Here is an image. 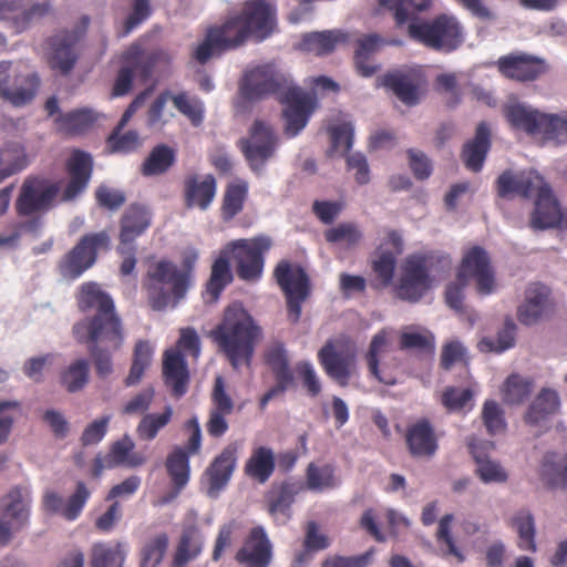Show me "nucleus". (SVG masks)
<instances>
[{"label": "nucleus", "mask_w": 567, "mask_h": 567, "mask_svg": "<svg viewBox=\"0 0 567 567\" xmlns=\"http://www.w3.org/2000/svg\"><path fill=\"white\" fill-rule=\"evenodd\" d=\"M216 190L217 182L212 174L189 175L184 181V204L189 209L206 210L213 203Z\"/></svg>", "instance_id": "nucleus-24"}, {"label": "nucleus", "mask_w": 567, "mask_h": 567, "mask_svg": "<svg viewBox=\"0 0 567 567\" xmlns=\"http://www.w3.org/2000/svg\"><path fill=\"white\" fill-rule=\"evenodd\" d=\"M503 114L509 125L528 135H540L546 113L523 103H512L504 107Z\"/></svg>", "instance_id": "nucleus-31"}, {"label": "nucleus", "mask_w": 567, "mask_h": 567, "mask_svg": "<svg viewBox=\"0 0 567 567\" xmlns=\"http://www.w3.org/2000/svg\"><path fill=\"white\" fill-rule=\"evenodd\" d=\"M408 37L423 47L444 53L455 51L464 42L463 27L458 19L441 13L433 19L412 21L408 24Z\"/></svg>", "instance_id": "nucleus-6"}, {"label": "nucleus", "mask_w": 567, "mask_h": 567, "mask_svg": "<svg viewBox=\"0 0 567 567\" xmlns=\"http://www.w3.org/2000/svg\"><path fill=\"white\" fill-rule=\"evenodd\" d=\"M471 453L477 464L476 473L484 483H504L507 481V472L496 461L483 455L474 444L470 445Z\"/></svg>", "instance_id": "nucleus-51"}, {"label": "nucleus", "mask_w": 567, "mask_h": 567, "mask_svg": "<svg viewBox=\"0 0 567 567\" xmlns=\"http://www.w3.org/2000/svg\"><path fill=\"white\" fill-rule=\"evenodd\" d=\"M197 259L198 252L195 249H187L182 256V268L173 261L162 259L147 270L142 287L153 310L164 311L167 308H176L186 297L193 284Z\"/></svg>", "instance_id": "nucleus-2"}, {"label": "nucleus", "mask_w": 567, "mask_h": 567, "mask_svg": "<svg viewBox=\"0 0 567 567\" xmlns=\"http://www.w3.org/2000/svg\"><path fill=\"white\" fill-rule=\"evenodd\" d=\"M99 115L92 109H78L64 114H60L55 118L59 131L76 136L87 132L97 121Z\"/></svg>", "instance_id": "nucleus-41"}, {"label": "nucleus", "mask_w": 567, "mask_h": 567, "mask_svg": "<svg viewBox=\"0 0 567 567\" xmlns=\"http://www.w3.org/2000/svg\"><path fill=\"white\" fill-rule=\"evenodd\" d=\"M259 333V327L245 309L230 306L221 322L210 331V338L225 354H252Z\"/></svg>", "instance_id": "nucleus-5"}, {"label": "nucleus", "mask_w": 567, "mask_h": 567, "mask_svg": "<svg viewBox=\"0 0 567 567\" xmlns=\"http://www.w3.org/2000/svg\"><path fill=\"white\" fill-rule=\"evenodd\" d=\"M249 186L244 179H235L226 185L220 205V217L224 223H230L245 207Z\"/></svg>", "instance_id": "nucleus-38"}, {"label": "nucleus", "mask_w": 567, "mask_h": 567, "mask_svg": "<svg viewBox=\"0 0 567 567\" xmlns=\"http://www.w3.org/2000/svg\"><path fill=\"white\" fill-rule=\"evenodd\" d=\"M169 58L163 51L147 52L138 44L131 45L122 54V63H128L134 73L140 76L143 82L148 81L159 64L168 63Z\"/></svg>", "instance_id": "nucleus-28"}, {"label": "nucleus", "mask_w": 567, "mask_h": 567, "mask_svg": "<svg viewBox=\"0 0 567 567\" xmlns=\"http://www.w3.org/2000/svg\"><path fill=\"white\" fill-rule=\"evenodd\" d=\"M272 277L285 296L289 321L297 323L302 313V305L312 291L308 272L301 265L281 259L276 265Z\"/></svg>", "instance_id": "nucleus-9"}, {"label": "nucleus", "mask_w": 567, "mask_h": 567, "mask_svg": "<svg viewBox=\"0 0 567 567\" xmlns=\"http://www.w3.org/2000/svg\"><path fill=\"white\" fill-rule=\"evenodd\" d=\"M125 551L121 543H96L91 549V567H123Z\"/></svg>", "instance_id": "nucleus-50"}, {"label": "nucleus", "mask_w": 567, "mask_h": 567, "mask_svg": "<svg viewBox=\"0 0 567 567\" xmlns=\"http://www.w3.org/2000/svg\"><path fill=\"white\" fill-rule=\"evenodd\" d=\"M60 193V184L40 176H29L24 179L18 198L16 212L21 217H30L50 210Z\"/></svg>", "instance_id": "nucleus-13"}, {"label": "nucleus", "mask_w": 567, "mask_h": 567, "mask_svg": "<svg viewBox=\"0 0 567 567\" xmlns=\"http://www.w3.org/2000/svg\"><path fill=\"white\" fill-rule=\"evenodd\" d=\"M542 128V136L546 141L557 144L567 142V113L546 114Z\"/></svg>", "instance_id": "nucleus-58"}, {"label": "nucleus", "mask_w": 567, "mask_h": 567, "mask_svg": "<svg viewBox=\"0 0 567 567\" xmlns=\"http://www.w3.org/2000/svg\"><path fill=\"white\" fill-rule=\"evenodd\" d=\"M373 549L355 556H328L321 567H368L373 557Z\"/></svg>", "instance_id": "nucleus-64"}, {"label": "nucleus", "mask_w": 567, "mask_h": 567, "mask_svg": "<svg viewBox=\"0 0 567 567\" xmlns=\"http://www.w3.org/2000/svg\"><path fill=\"white\" fill-rule=\"evenodd\" d=\"M326 373L339 385L346 386L355 370L354 357H320Z\"/></svg>", "instance_id": "nucleus-52"}, {"label": "nucleus", "mask_w": 567, "mask_h": 567, "mask_svg": "<svg viewBox=\"0 0 567 567\" xmlns=\"http://www.w3.org/2000/svg\"><path fill=\"white\" fill-rule=\"evenodd\" d=\"M30 491L27 487H13L2 499L3 515L11 522L0 519V545H7L12 537V530H20L29 520Z\"/></svg>", "instance_id": "nucleus-18"}, {"label": "nucleus", "mask_w": 567, "mask_h": 567, "mask_svg": "<svg viewBox=\"0 0 567 567\" xmlns=\"http://www.w3.org/2000/svg\"><path fill=\"white\" fill-rule=\"evenodd\" d=\"M249 39L252 37L239 14H230L221 23L206 29L203 41L197 44L192 55L199 64H205L214 56L240 48Z\"/></svg>", "instance_id": "nucleus-7"}, {"label": "nucleus", "mask_w": 567, "mask_h": 567, "mask_svg": "<svg viewBox=\"0 0 567 567\" xmlns=\"http://www.w3.org/2000/svg\"><path fill=\"white\" fill-rule=\"evenodd\" d=\"M540 478L550 489H567V454L558 456L554 452L544 455L540 464Z\"/></svg>", "instance_id": "nucleus-40"}, {"label": "nucleus", "mask_w": 567, "mask_h": 567, "mask_svg": "<svg viewBox=\"0 0 567 567\" xmlns=\"http://www.w3.org/2000/svg\"><path fill=\"white\" fill-rule=\"evenodd\" d=\"M107 147L112 153H132L142 145V138L136 131L122 133L113 128L106 141Z\"/></svg>", "instance_id": "nucleus-59"}, {"label": "nucleus", "mask_w": 567, "mask_h": 567, "mask_svg": "<svg viewBox=\"0 0 567 567\" xmlns=\"http://www.w3.org/2000/svg\"><path fill=\"white\" fill-rule=\"evenodd\" d=\"M39 86L40 78L35 72L25 66H14L12 87L6 101L14 106H23L35 97Z\"/></svg>", "instance_id": "nucleus-34"}, {"label": "nucleus", "mask_w": 567, "mask_h": 567, "mask_svg": "<svg viewBox=\"0 0 567 567\" xmlns=\"http://www.w3.org/2000/svg\"><path fill=\"white\" fill-rule=\"evenodd\" d=\"M238 145L251 171L260 174L276 153L278 136L271 125L256 120L249 130V135L240 138Z\"/></svg>", "instance_id": "nucleus-14"}, {"label": "nucleus", "mask_w": 567, "mask_h": 567, "mask_svg": "<svg viewBox=\"0 0 567 567\" xmlns=\"http://www.w3.org/2000/svg\"><path fill=\"white\" fill-rule=\"evenodd\" d=\"M236 461V447L228 445L212 462L206 470L210 496H216L227 485L235 470Z\"/></svg>", "instance_id": "nucleus-32"}, {"label": "nucleus", "mask_w": 567, "mask_h": 567, "mask_svg": "<svg viewBox=\"0 0 567 567\" xmlns=\"http://www.w3.org/2000/svg\"><path fill=\"white\" fill-rule=\"evenodd\" d=\"M533 386L534 382L532 379L524 378L516 373L508 375L502 386L504 403L508 405L524 403L529 398Z\"/></svg>", "instance_id": "nucleus-49"}, {"label": "nucleus", "mask_w": 567, "mask_h": 567, "mask_svg": "<svg viewBox=\"0 0 567 567\" xmlns=\"http://www.w3.org/2000/svg\"><path fill=\"white\" fill-rule=\"evenodd\" d=\"M52 12V3L50 0L44 2H37L30 6L28 9L14 13L13 24L17 32H22L30 24L38 22L49 16Z\"/></svg>", "instance_id": "nucleus-57"}, {"label": "nucleus", "mask_w": 567, "mask_h": 567, "mask_svg": "<svg viewBox=\"0 0 567 567\" xmlns=\"http://www.w3.org/2000/svg\"><path fill=\"white\" fill-rule=\"evenodd\" d=\"M76 305L83 313L92 310H95V313L73 324L74 340L85 344L93 352L92 354H110L118 351L124 340L123 327L111 296L99 284L87 281L79 288Z\"/></svg>", "instance_id": "nucleus-1"}, {"label": "nucleus", "mask_w": 567, "mask_h": 567, "mask_svg": "<svg viewBox=\"0 0 567 567\" xmlns=\"http://www.w3.org/2000/svg\"><path fill=\"white\" fill-rule=\"evenodd\" d=\"M292 80L271 63L257 65L245 72L239 83L240 96L249 102L276 95L278 99L292 85Z\"/></svg>", "instance_id": "nucleus-11"}, {"label": "nucleus", "mask_w": 567, "mask_h": 567, "mask_svg": "<svg viewBox=\"0 0 567 567\" xmlns=\"http://www.w3.org/2000/svg\"><path fill=\"white\" fill-rule=\"evenodd\" d=\"M110 243L105 230L84 235L58 262L59 274L68 280L78 279L94 265L100 249L110 248Z\"/></svg>", "instance_id": "nucleus-12"}, {"label": "nucleus", "mask_w": 567, "mask_h": 567, "mask_svg": "<svg viewBox=\"0 0 567 567\" xmlns=\"http://www.w3.org/2000/svg\"><path fill=\"white\" fill-rule=\"evenodd\" d=\"M152 225V212L142 204H131L120 219L118 240L123 244H134Z\"/></svg>", "instance_id": "nucleus-26"}, {"label": "nucleus", "mask_w": 567, "mask_h": 567, "mask_svg": "<svg viewBox=\"0 0 567 567\" xmlns=\"http://www.w3.org/2000/svg\"><path fill=\"white\" fill-rule=\"evenodd\" d=\"M87 377L89 367L86 362L79 360L61 374V383L70 393H74L84 388L87 383Z\"/></svg>", "instance_id": "nucleus-61"}, {"label": "nucleus", "mask_w": 567, "mask_h": 567, "mask_svg": "<svg viewBox=\"0 0 567 567\" xmlns=\"http://www.w3.org/2000/svg\"><path fill=\"white\" fill-rule=\"evenodd\" d=\"M175 151L165 144L156 145L141 166L143 176H158L165 174L175 163Z\"/></svg>", "instance_id": "nucleus-46"}, {"label": "nucleus", "mask_w": 567, "mask_h": 567, "mask_svg": "<svg viewBox=\"0 0 567 567\" xmlns=\"http://www.w3.org/2000/svg\"><path fill=\"white\" fill-rule=\"evenodd\" d=\"M536 195L530 227L536 230L567 228V212H564L551 187L543 178L542 185L534 190Z\"/></svg>", "instance_id": "nucleus-16"}, {"label": "nucleus", "mask_w": 567, "mask_h": 567, "mask_svg": "<svg viewBox=\"0 0 567 567\" xmlns=\"http://www.w3.org/2000/svg\"><path fill=\"white\" fill-rule=\"evenodd\" d=\"M272 239L267 235L231 240L226 251L231 255L238 278L246 282L261 279L266 255L272 247Z\"/></svg>", "instance_id": "nucleus-10"}, {"label": "nucleus", "mask_w": 567, "mask_h": 567, "mask_svg": "<svg viewBox=\"0 0 567 567\" xmlns=\"http://www.w3.org/2000/svg\"><path fill=\"white\" fill-rule=\"evenodd\" d=\"M238 14L257 42L269 38L277 28V8L270 0H247Z\"/></svg>", "instance_id": "nucleus-17"}, {"label": "nucleus", "mask_w": 567, "mask_h": 567, "mask_svg": "<svg viewBox=\"0 0 567 567\" xmlns=\"http://www.w3.org/2000/svg\"><path fill=\"white\" fill-rule=\"evenodd\" d=\"M560 400L558 393L551 389H542L529 405L525 422L530 425H537L547 420L550 415L558 412Z\"/></svg>", "instance_id": "nucleus-42"}, {"label": "nucleus", "mask_w": 567, "mask_h": 567, "mask_svg": "<svg viewBox=\"0 0 567 567\" xmlns=\"http://www.w3.org/2000/svg\"><path fill=\"white\" fill-rule=\"evenodd\" d=\"M492 131L487 122L477 124L475 135L462 148L461 158L465 167L472 172L483 168L486 155L491 148Z\"/></svg>", "instance_id": "nucleus-27"}, {"label": "nucleus", "mask_w": 567, "mask_h": 567, "mask_svg": "<svg viewBox=\"0 0 567 567\" xmlns=\"http://www.w3.org/2000/svg\"><path fill=\"white\" fill-rule=\"evenodd\" d=\"M401 350H416L423 354H432L435 350L434 337L431 332H403L400 338Z\"/></svg>", "instance_id": "nucleus-63"}, {"label": "nucleus", "mask_w": 567, "mask_h": 567, "mask_svg": "<svg viewBox=\"0 0 567 567\" xmlns=\"http://www.w3.org/2000/svg\"><path fill=\"white\" fill-rule=\"evenodd\" d=\"M549 289L540 284H532L526 289V300L518 307L517 318L522 324L537 323L547 310Z\"/></svg>", "instance_id": "nucleus-33"}, {"label": "nucleus", "mask_w": 567, "mask_h": 567, "mask_svg": "<svg viewBox=\"0 0 567 567\" xmlns=\"http://www.w3.org/2000/svg\"><path fill=\"white\" fill-rule=\"evenodd\" d=\"M275 470L276 456L268 446L255 447L244 466L245 475L259 484L268 482Z\"/></svg>", "instance_id": "nucleus-35"}, {"label": "nucleus", "mask_w": 567, "mask_h": 567, "mask_svg": "<svg viewBox=\"0 0 567 567\" xmlns=\"http://www.w3.org/2000/svg\"><path fill=\"white\" fill-rule=\"evenodd\" d=\"M543 178L536 171L522 172L519 174L505 171L496 181L497 194L502 198H507L513 194L529 198L534 194L535 188L542 185Z\"/></svg>", "instance_id": "nucleus-25"}, {"label": "nucleus", "mask_w": 567, "mask_h": 567, "mask_svg": "<svg viewBox=\"0 0 567 567\" xmlns=\"http://www.w3.org/2000/svg\"><path fill=\"white\" fill-rule=\"evenodd\" d=\"M203 544L202 534L197 528L184 529L174 554V567H185L187 563L195 559L200 554Z\"/></svg>", "instance_id": "nucleus-45"}, {"label": "nucleus", "mask_w": 567, "mask_h": 567, "mask_svg": "<svg viewBox=\"0 0 567 567\" xmlns=\"http://www.w3.org/2000/svg\"><path fill=\"white\" fill-rule=\"evenodd\" d=\"M307 488L313 492H322L337 485L334 467L330 464L318 466L310 463L306 470Z\"/></svg>", "instance_id": "nucleus-54"}, {"label": "nucleus", "mask_w": 567, "mask_h": 567, "mask_svg": "<svg viewBox=\"0 0 567 567\" xmlns=\"http://www.w3.org/2000/svg\"><path fill=\"white\" fill-rule=\"evenodd\" d=\"M69 181L62 190L60 200L72 202L87 187L93 173V158L90 153L74 150L65 164Z\"/></svg>", "instance_id": "nucleus-21"}, {"label": "nucleus", "mask_w": 567, "mask_h": 567, "mask_svg": "<svg viewBox=\"0 0 567 567\" xmlns=\"http://www.w3.org/2000/svg\"><path fill=\"white\" fill-rule=\"evenodd\" d=\"M184 359L185 357H164L163 361L164 382L175 398L183 396L188 389L189 371Z\"/></svg>", "instance_id": "nucleus-39"}, {"label": "nucleus", "mask_w": 567, "mask_h": 567, "mask_svg": "<svg viewBox=\"0 0 567 567\" xmlns=\"http://www.w3.org/2000/svg\"><path fill=\"white\" fill-rule=\"evenodd\" d=\"M495 64L503 76L523 83L537 80L547 70L543 59L524 52L502 55Z\"/></svg>", "instance_id": "nucleus-20"}, {"label": "nucleus", "mask_w": 567, "mask_h": 567, "mask_svg": "<svg viewBox=\"0 0 567 567\" xmlns=\"http://www.w3.org/2000/svg\"><path fill=\"white\" fill-rule=\"evenodd\" d=\"M172 406H165L162 413H147L140 421L136 433L141 440L152 441L158 432L164 429L172 420Z\"/></svg>", "instance_id": "nucleus-53"}, {"label": "nucleus", "mask_w": 567, "mask_h": 567, "mask_svg": "<svg viewBox=\"0 0 567 567\" xmlns=\"http://www.w3.org/2000/svg\"><path fill=\"white\" fill-rule=\"evenodd\" d=\"M303 489L299 482L284 481L272 484L265 495L269 515L279 524H285L291 518V506L295 497Z\"/></svg>", "instance_id": "nucleus-23"}, {"label": "nucleus", "mask_w": 567, "mask_h": 567, "mask_svg": "<svg viewBox=\"0 0 567 567\" xmlns=\"http://www.w3.org/2000/svg\"><path fill=\"white\" fill-rule=\"evenodd\" d=\"M327 241L332 244L342 243L349 247L355 246L362 239V233L353 223H341L328 229L324 234Z\"/></svg>", "instance_id": "nucleus-62"}, {"label": "nucleus", "mask_w": 567, "mask_h": 567, "mask_svg": "<svg viewBox=\"0 0 567 567\" xmlns=\"http://www.w3.org/2000/svg\"><path fill=\"white\" fill-rule=\"evenodd\" d=\"M278 100L285 105V133L289 137H295L305 128L316 110V99L292 84Z\"/></svg>", "instance_id": "nucleus-15"}, {"label": "nucleus", "mask_w": 567, "mask_h": 567, "mask_svg": "<svg viewBox=\"0 0 567 567\" xmlns=\"http://www.w3.org/2000/svg\"><path fill=\"white\" fill-rule=\"evenodd\" d=\"M515 333L516 324L513 320L507 319L495 339H484L481 342V351L503 352L508 350L515 343Z\"/></svg>", "instance_id": "nucleus-60"}, {"label": "nucleus", "mask_w": 567, "mask_h": 567, "mask_svg": "<svg viewBox=\"0 0 567 567\" xmlns=\"http://www.w3.org/2000/svg\"><path fill=\"white\" fill-rule=\"evenodd\" d=\"M236 560L246 567H268L272 558V545L262 526H255L236 553Z\"/></svg>", "instance_id": "nucleus-22"}, {"label": "nucleus", "mask_w": 567, "mask_h": 567, "mask_svg": "<svg viewBox=\"0 0 567 567\" xmlns=\"http://www.w3.org/2000/svg\"><path fill=\"white\" fill-rule=\"evenodd\" d=\"M177 111L186 116L194 126H199L204 121V103L197 96H190L187 92H179L172 96Z\"/></svg>", "instance_id": "nucleus-55"}, {"label": "nucleus", "mask_w": 567, "mask_h": 567, "mask_svg": "<svg viewBox=\"0 0 567 567\" xmlns=\"http://www.w3.org/2000/svg\"><path fill=\"white\" fill-rule=\"evenodd\" d=\"M379 4L392 13L396 27L400 28L412 21H420L417 14L430 11L433 0H379Z\"/></svg>", "instance_id": "nucleus-36"}, {"label": "nucleus", "mask_w": 567, "mask_h": 567, "mask_svg": "<svg viewBox=\"0 0 567 567\" xmlns=\"http://www.w3.org/2000/svg\"><path fill=\"white\" fill-rule=\"evenodd\" d=\"M90 497V488L84 482L79 481L74 492L68 498L53 489H47L43 493L41 506L49 515H59L68 522H74L81 516Z\"/></svg>", "instance_id": "nucleus-19"}, {"label": "nucleus", "mask_w": 567, "mask_h": 567, "mask_svg": "<svg viewBox=\"0 0 567 567\" xmlns=\"http://www.w3.org/2000/svg\"><path fill=\"white\" fill-rule=\"evenodd\" d=\"M405 441L411 455L415 457H431L439 446L434 429L426 419L408 427Z\"/></svg>", "instance_id": "nucleus-30"}, {"label": "nucleus", "mask_w": 567, "mask_h": 567, "mask_svg": "<svg viewBox=\"0 0 567 567\" xmlns=\"http://www.w3.org/2000/svg\"><path fill=\"white\" fill-rule=\"evenodd\" d=\"M189 453L183 447L175 446L167 455L165 467L176 489H183L190 477Z\"/></svg>", "instance_id": "nucleus-44"}, {"label": "nucleus", "mask_w": 567, "mask_h": 567, "mask_svg": "<svg viewBox=\"0 0 567 567\" xmlns=\"http://www.w3.org/2000/svg\"><path fill=\"white\" fill-rule=\"evenodd\" d=\"M90 24V18L83 16L73 29H61L45 40L44 53L49 68L61 74L69 75L75 68L81 55V42Z\"/></svg>", "instance_id": "nucleus-8"}, {"label": "nucleus", "mask_w": 567, "mask_h": 567, "mask_svg": "<svg viewBox=\"0 0 567 567\" xmlns=\"http://www.w3.org/2000/svg\"><path fill=\"white\" fill-rule=\"evenodd\" d=\"M511 526L518 534L517 546L523 550L535 553L537 549L535 543V520L532 513L527 509H519L511 518Z\"/></svg>", "instance_id": "nucleus-47"}, {"label": "nucleus", "mask_w": 567, "mask_h": 567, "mask_svg": "<svg viewBox=\"0 0 567 567\" xmlns=\"http://www.w3.org/2000/svg\"><path fill=\"white\" fill-rule=\"evenodd\" d=\"M28 166L24 147L19 143H8L0 151V183Z\"/></svg>", "instance_id": "nucleus-48"}, {"label": "nucleus", "mask_w": 567, "mask_h": 567, "mask_svg": "<svg viewBox=\"0 0 567 567\" xmlns=\"http://www.w3.org/2000/svg\"><path fill=\"white\" fill-rule=\"evenodd\" d=\"M168 536L159 533L151 538L142 548L140 567H157L167 550Z\"/></svg>", "instance_id": "nucleus-56"}, {"label": "nucleus", "mask_w": 567, "mask_h": 567, "mask_svg": "<svg viewBox=\"0 0 567 567\" xmlns=\"http://www.w3.org/2000/svg\"><path fill=\"white\" fill-rule=\"evenodd\" d=\"M470 279L476 282L480 295L486 296L495 289V276L486 250L480 246L470 248L463 256L456 281L447 285L445 301L455 311L463 310L464 289Z\"/></svg>", "instance_id": "nucleus-4"}, {"label": "nucleus", "mask_w": 567, "mask_h": 567, "mask_svg": "<svg viewBox=\"0 0 567 567\" xmlns=\"http://www.w3.org/2000/svg\"><path fill=\"white\" fill-rule=\"evenodd\" d=\"M377 85L385 87L406 105H415L420 101L419 80L409 73L394 71L377 79Z\"/></svg>", "instance_id": "nucleus-29"}, {"label": "nucleus", "mask_w": 567, "mask_h": 567, "mask_svg": "<svg viewBox=\"0 0 567 567\" xmlns=\"http://www.w3.org/2000/svg\"><path fill=\"white\" fill-rule=\"evenodd\" d=\"M347 40V34L340 30L309 32L302 35L300 49L318 56L330 54L336 47Z\"/></svg>", "instance_id": "nucleus-37"}, {"label": "nucleus", "mask_w": 567, "mask_h": 567, "mask_svg": "<svg viewBox=\"0 0 567 567\" xmlns=\"http://www.w3.org/2000/svg\"><path fill=\"white\" fill-rule=\"evenodd\" d=\"M233 279L228 252L225 250L220 252L212 265L210 276L206 284V293L209 300L213 302L217 301Z\"/></svg>", "instance_id": "nucleus-43"}, {"label": "nucleus", "mask_w": 567, "mask_h": 567, "mask_svg": "<svg viewBox=\"0 0 567 567\" xmlns=\"http://www.w3.org/2000/svg\"><path fill=\"white\" fill-rule=\"evenodd\" d=\"M449 254L427 250L409 255L405 258L398 286V296L402 300L416 302L433 287L435 278L432 272L451 267Z\"/></svg>", "instance_id": "nucleus-3"}]
</instances>
